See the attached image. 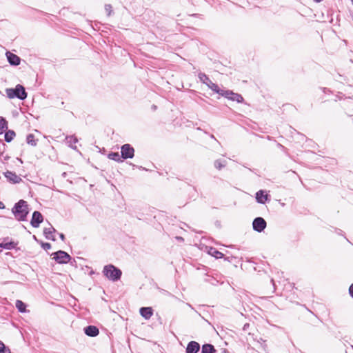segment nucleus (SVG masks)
Instances as JSON below:
<instances>
[{
  "label": "nucleus",
  "instance_id": "obj_31",
  "mask_svg": "<svg viewBox=\"0 0 353 353\" xmlns=\"http://www.w3.org/2000/svg\"><path fill=\"white\" fill-rule=\"evenodd\" d=\"M105 8L106 11L108 12L109 14H110V12H111V8H112L111 6L110 5H105Z\"/></svg>",
  "mask_w": 353,
  "mask_h": 353
},
{
  "label": "nucleus",
  "instance_id": "obj_32",
  "mask_svg": "<svg viewBox=\"0 0 353 353\" xmlns=\"http://www.w3.org/2000/svg\"><path fill=\"white\" fill-rule=\"evenodd\" d=\"M59 237L62 241L65 240V235L63 233L59 234Z\"/></svg>",
  "mask_w": 353,
  "mask_h": 353
},
{
  "label": "nucleus",
  "instance_id": "obj_3",
  "mask_svg": "<svg viewBox=\"0 0 353 353\" xmlns=\"http://www.w3.org/2000/svg\"><path fill=\"white\" fill-rule=\"evenodd\" d=\"M103 273L108 279L113 281L119 280L122 274L121 270L112 264L105 265Z\"/></svg>",
  "mask_w": 353,
  "mask_h": 353
},
{
  "label": "nucleus",
  "instance_id": "obj_33",
  "mask_svg": "<svg viewBox=\"0 0 353 353\" xmlns=\"http://www.w3.org/2000/svg\"><path fill=\"white\" fill-rule=\"evenodd\" d=\"M4 208H5V205L1 201H0V209H4Z\"/></svg>",
  "mask_w": 353,
  "mask_h": 353
},
{
  "label": "nucleus",
  "instance_id": "obj_21",
  "mask_svg": "<svg viewBox=\"0 0 353 353\" xmlns=\"http://www.w3.org/2000/svg\"><path fill=\"white\" fill-rule=\"evenodd\" d=\"M216 93L230 100V97L232 94V91L231 90H224L219 88V92H216Z\"/></svg>",
  "mask_w": 353,
  "mask_h": 353
},
{
  "label": "nucleus",
  "instance_id": "obj_34",
  "mask_svg": "<svg viewBox=\"0 0 353 353\" xmlns=\"http://www.w3.org/2000/svg\"><path fill=\"white\" fill-rule=\"evenodd\" d=\"M176 239L179 240V241H183V239L181 236H177Z\"/></svg>",
  "mask_w": 353,
  "mask_h": 353
},
{
  "label": "nucleus",
  "instance_id": "obj_18",
  "mask_svg": "<svg viewBox=\"0 0 353 353\" xmlns=\"http://www.w3.org/2000/svg\"><path fill=\"white\" fill-rule=\"evenodd\" d=\"M208 253L216 259H221L223 257V254L214 248H210Z\"/></svg>",
  "mask_w": 353,
  "mask_h": 353
},
{
  "label": "nucleus",
  "instance_id": "obj_19",
  "mask_svg": "<svg viewBox=\"0 0 353 353\" xmlns=\"http://www.w3.org/2000/svg\"><path fill=\"white\" fill-rule=\"evenodd\" d=\"M108 157L111 159L114 160L117 162H122L123 160L121 159V155L119 154V152H110L108 154Z\"/></svg>",
  "mask_w": 353,
  "mask_h": 353
},
{
  "label": "nucleus",
  "instance_id": "obj_7",
  "mask_svg": "<svg viewBox=\"0 0 353 353\" xmlns=\"http://www.w3.org/2000/svg\"><path fill=\"white\" fill-rule=\"evenodd\" d=\"M266 221L262 217H256L252 222L253 230L258 232H263L266 228Z\"/></svg>",
  "mask_w": 353,
  "mask_h": 353
},
{
  "label": "nucleus",
  "instance_id": "obj_29",
  "mask_svg": "<svg viewBox=\"0 0 353 353\" xmlns=\"http://www.w3.org/2000/svg\"><path fill=\"white\" fill-rule=\"evenodd\" d=\"M41 247H42L44 250H49V249H50V248H51V244H50V243H43V242H41Z\"/></svg>",
  "mask_w": 353,
  "mask_h": 353
},
{
  "label": "nucleus",
  "instance_id": "obj_5",
  "mask_svg": "<svg viewBox=\"0 0 353 353\" xmlns=\"http://www.w3.org/2000/svg\"><path fill=\"white\" fill-rule=\"evenodd\" d=\"M198 76L200 81L205 84L212 91L214 92H219V88L218 85L213 83L205 74L201 72Z\"/></svg>",
  "mask_w": 353,
  "mask_h": 353
},
{
  "label": "nucleus",
  "instance_id": "obj_9",
  "mask_svg": "<svg viewBox=\"0 0 353 353\" xmlns=\"http://www.w3.org/2000/svg\"><path fill=\"white\" fill-rule=\"evenodd\" d=\"M6 55L8 61L9 62V63L10 65H14V66H17L20 64L21 59L19 56L10 52H7Z\"/></svg>",
  "mask_w": 353,
  "mask_h": 353
},
{
  "label": "nucleus",
  "instance_id": "obj_13",
  "mask_svg": "<svg viewBox=\"0 0 353 353\" xmlns=\"http://www.w3.org/2000/svg\"><path fill=\"white\" fill-rule=\"evenodd\" d=\"M55 232L56 230L52 225H50V228H45L43 229V234L47 239L55 241V236L54 235Z\"/></svg>",
  "mask_w": 353,
  "mask_h": 353
},
{
  "label": "nucleus",
  "instance_id": "obj_26",
  "mask_svg": "<svg viewBox=\"0 0 353 353\" xmlns=\"http://www.w3.org/2000/svg\"><path fill=\"white\" fill-rule=\"evenodd\" d=\"M8 128V123L5 119L0 117V134H2L5 129Z\"/></svg>",
  "mask_w": 353,
  "mask_h": 353
},
{
  "label": "nucleus",
  "instance_id": "obj_23",
  "mask_svg": "<svg viewBox=\"0 0 353 353\" xmlns=\"http://www.w3.org/2000/svg\"><path fill=\"white\" fill-rule=\"evenodd\" d=\"M230 100L238 103H242L243 101V98L241 94L232 92Z\"/></svg>",
  "mask_w": 353,
  "mask_h": 353
},
{
  "label": "nucleus",
  "instance_id": "obj_10",
  "mask_svg": "<svg viewBox=\"0 0 353 353\" xmlns=\"http://www.w3.org/2000/svg\"><path fill=\"white\" fill-rule=\"evenodd\" d=\"M200 344L194 341H190L185 349L186 353H198L200 350Z\"/></svg>",
  "mask_w": 353,
  "mask_h": 353
},
{
  "label": "nucleus",
  "instance_id": "obj_16",
  "mask_svg": "<svg viewBox=\"0 0 353 353\" xmlns=\"http://www.w3.org/2000/svg\"><path fill=\"white\" fill-rule=\"evenodd\" d=\"M65 141L70 148L73 149L77 148V147L74 145L78 142V139L75 136H67L65 137Z\"/></svg>",
  "mask_w": 353,
  "mask_h": 353
},
{
  "label": "nucleus",
  "instance_id": "obj_2",
  "mask_svg": "<svg viewBox=\"0 0 353 353\" xmlns=\"http://www.w3.org/2000/svg\"><path fill=\"white\" fill-rule=\"evenodd\" d=\"M6 93L9 99L17 98L24 100L27 97V92L24 87L20 84L17 85L14 88H7Z\"/></svg>",
  "mask_w": 353,
  "mask_h": 353
},
{
  "label": "nucleus",
  "instance_id": "obj_20",
  "mask_svg": "<svg viewBox=\"0 0 353 353\" xmlns=\"http://www.w3.org/2000/svg\"><path fill=\"white\" fill-rule=\"evenodd\" d=\"M26 142H27L28 144H29V145H30L32 146H35L37 145V140H36L34 139V134H29L26 137Z\"/></svg>",
  "mask_w": 353,
  "mask_h": 353
},
{
  "label": "nucleus",
  "instance_id": "obj_1",
  "mask_svg": "<svg viewBox=\"0 0 353 353\" xmlns=\"http://www.w3.org/2000/svg\"><path fill=\"white\" fill-rule=\"evenodd\" d=\"M29 211L27 201L23 199H21L16 203L12 209V212L14 214V218L19 221H23L26 220Z\"/></svg>",
  "mask_w": 353,
  "mask_h": 353
},
{
  "label": "nucleus",
  "instance_id": "obj_35",
  "mask_svg": "<svg viewBox=\"0 0 353 353\" xmlns=\"http://www.w3.org/2000/svg\"><path fill=\"white\" fill-rule=\"evenodd\" d=\"M314 1L316 2V3H320L323 0H313Z\"/></svg>",
  "mask_w": 353,
  "mask_h": 353
},
{
  "label": "nucleus",
  "instance_id": "obj_15",
  "mask_svg": "<svg viewBox=\"0 0 353 353\" xmlns=\"http://www.w3.org/2000/svg\"><path fill=\"white\" fill-rule=\"evenodd\" d=\"M268 196V194H265L263 190H259L256 194V201L262 204H264L266 202Z\"/></svg>",
  "mask_w": 353,
  "mask_h": 353
},
{
  "label": "nucleus",
  "instance_id": "obj_22",
  "mask_svg": "<svg viewBox=\"0 0 353 353\" xmlns=\"http://www.w3.org/2000/svg\"><path fill=\"white\" fill-rule=\"evenodd\" d=\"M15 137V132L13 130H8L5 133V141L6 142H10Z\"/></svg>",
  "mask_w": 353,
  "mask_h": 353
},
{
  "label": "nucleus",
  "instance_id": "obj_27",
  "mask_svg": "<svg viewBox=\"0 0 353 353\" xmlns=\"http://www.w3.org/2000/svg\"><path fill=\"white\" fill-rule=\"evenodd\" d=\"M14 245H15V244L14 242H10V243H4V244H1L0 247L3 248L7 250H11L14 248Z\"/></svg>",
  "mask_w": 353,
  "mask_h": 353
},
{
  "label": "nucleus",
  "instance_id": "obj_4",
  "mask_svg": "<svg viewBox=\"0 0 353 353\" xmlns=\"http://www.w3.org/2000/svg\"><path fill=\"white\" fill-rule=\"evenodd\" d=\"M52 255H53V259L60 264L68 263L71 259V256L67 252L62 250L54 252Z\"/></svg>",
  "mask_w": 353,
  "mask_h": 353
},
{
  "label": "nucleus",
  "instance_id": "obj_17",
  "mask_svg": "<svg viewBox=\"0 0 353 353\" xmlns=\"http://www.w3.org/2000/svg\"><path fill=\"white\" fill-rule=\"evenodd\" d=\"M216 350L212 344H204L201 347V353H216Z\"/></svg>",
  "mask_w": 353,
  "mask_h": 353
},
{
  "label": "nucleus",
  "instance_id": "obj_25",
  "mask_svg": "<svg viewBox=\"0 0 353 353\" xmlns=\"http://www.w3.org/2000/svg\"><path fill=\"white\" fill-rule=\"evenodd\" d=\"M226 165V161L225 160H220V159H218V160H216L214 163V167L218 169V170H221V168H224Z\"/></svg>",
  "mask_w": 353,
  "mask_h": 353
},
{
  "label": "nucleus",
  "instance_id": "obj_14",
  "mask_svg": "<svg viewBox=\"0 0 353 353\" xmlns=\"http://www.w3.org/2000/svg\"><path fill=\"white\" fill-rule=\"evenodd\" d=\"M140 314L145 319H149L153 314V310L150 307H143L140 308Z\"/></svg>",
  "mask_w": 353,
  "mask_h": 353
},
{
  "label": "nucleus",
  "instance_id": "obj_6",
  "mask_svg": "<svg viewBox=\"0 0 353 353\" xmlns=\"http://www.w3.org/2000/svg\"><path fill=\"white\" fill-rule=\"evenodd\" d=\"M121 153L123 159H132L134 155V149L131 145L126 143L121 146Z\"/></svg>",
  "mask_w": 353,
  "mask_h": 353
},
{
  "label": "nucleus",
  "instance_id": "obj_36",
  "mask_svg": "<svg viewBox=\"0 0 353 353\" xmlns=\"http://www.w3.org/2000/svg\"><path fill=\"white\" fill-rule=\"evenodd\" d=\"M351 2H352V5H353V0H351Z\"/></svg>",
  "mask_w": 353,
  "mask_h": 353
},
{
  "label": "nucleus",
  "instance_id": "obj_28",
  "mask_svg": "<svg viewBox=\"0 0 353 353\" xmlns=\"http://www.w3.org/2000/svg\"><path fill=\"white\" fill-rule=\"evenodd\" d=\"M0 353H10V350L0 341Z\"/></svg>",
  "mask_w": 353,
  "mask_h": 353
},
{
  "label": "nucleus",
  "instance_id": "obj_11",
  "mask_svg": "<svg viewBox=\"0 0 353 353\" xmlns=\"http://www.w3.org/2000/svg\"><path fill=\"white\" fill-rule=\"evenodd\" d=\"M4 175L8 181L12 183H19L22 181L21 178L17 175L15 172L7 171L4 173Z\"/></svg>",
  "mask_w": 353,
  "mask_h": 353
},
{
  "label": "nucleus",
  "instance_id": "obj_12",
  "mask_svg": "<svg viewBox=\"0 0 353 353\" xmlns=\"http://www.w3.org/2000/svg\"><path fill=\"white\" fill-rule=\"evenodd\" d=\"M84 332L88 336L94 337L99 334V330L96 326L88 325L84 328Z\"/></svg>",
  "mask_w": 353,
  "mask_h": 353
},
{
  "label": "nucleus",
  "instance_id": "obj_8",
  "mask_svg": "<svg viewBox=\"0 0 353 353\" xmlns=\"http://www.w3.org/2000/svg\"><path fill=\"white\" fill-rule=\"evenodd\" d=\"M43 218L41 212L34 211L32 213L30 224L33 228H38L41 223L43 222Z\"/></svg>",
  "mask_w": 353,
  "mask_h": 353
},
{
  "label": "nucleus",
  "instance_id": "obj_30",
  "mask_svg": "<svg viewBox=\"0 0 353 353\" xmlns=\"http://www.w3.org/2000/svg\"><path fill=\"white\" fill-rule=\"evenodd\" d=\"M349 293L352 297H353V284L350 286Z\"/></svg>",
  "mask_w": 353,
  "mask_h": 353
},
{
  "label": "nucleus",
  "instance_id": "obj_24",
  "mask_svg": "<svg viewBox=\"0 0 353 353\" xmlns=\"http://www.w3.org/2000/svg\"><path fill=\"white\" fill-rule=\"evenodd\" d=\"M15 305L19 312H24L26 311V305L23 301L17 300L16 301Z\"/></svg>",
  "mask_w": 353,
  "mask_h": 353
}]
</instances>
